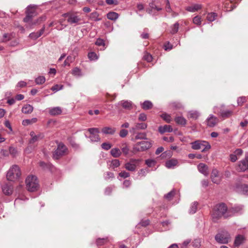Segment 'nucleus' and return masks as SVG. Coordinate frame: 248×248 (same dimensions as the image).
Returning <instances> with one entry per match:
<instances>
[{
    "instance_id": "40",
    "label": "nucleus",
    "mask_w": 248,
    "mask_h": 248,
    "mask_svg": "<svg viewBox=\"0 0 248 248\" xmlns=\"http://www.w3.org/2000/svg\"><path fill=\"white\" fill-rule=\"evenodd\" d=\"M198 203L197 202H194L192 203L190 206L189 213L191 214H193L196 213L197 209Z\"/></svg>"
},
{
    "instance_id": "7",
    "label": "nucleus",
    "mask_w": 248,
    "mask_h": 248,
    "mask_svg": "<svg viewBox=\"0 0 248 248\" xmlns=\"http://www.w3.org/2000/svg\"><path fill=\"white\" fill-rule=\"evenodd\" d=\"M67 151L65 145L62 143H60L58 145V147L53 154V158L55 160L58 159L61 156L64 155Z\"/></svg>"
},
{
    "instance_id": "33",
    "label": "nucleus",
    "mask_w": 248,
    "mask_h": 248,
    "mask_svg": "<svg viewBox=\"0 0 248 248\" xmlns=\"http://www.w3.org/2000/svg\"><path fill=\"white\" fill-rule=\"evenodd\" d=\"M14 37L12 33H4L3 35L2 38L0 39V42H6L11 40Z\"/></svg>"
},
{
    "instance_id": "38",
    "label": "nucleus",
    "mask_w": 248,
    "mask_h": 248,
    "mask_svg": "<svg viewBox=\"0 0 248 248\" xmlns=\"http://www.w3.org/2000/svg\"><path fill=\"white\" fill-rule=\"evenodd\" d=\"M111 155L114 157H118L121 155L120 149L117 148H113L110 151Z\"/></svg>"
},
{
    "instance_id": "51",
    "label": "nucleus",
    "mask_w": 248,
    "mask_h": 248,
    "mask_svg": "<svg viewBox=\"0 0 248 248\" xmlns=\"http://www.w3.org/2000/svg\"><path fill=\"white\" fill-rule=\"evenodd\" d=\"M161 117L166 122L170 123V116L166 113H163L161 115Z\"/></svg>"
},
{
    "instance_id": "46",
    "label": "nucleus",
    "mask_w": 248,
    "mask_h": 248,
    "mask_svg": "<svg viewBox=\"0 0 248 248\" xmlns=\"http://www.w3.org/2000/svg\"><path fill=\"white\" fill-rule=\"evenodd\" d=\"M193 22L197 25H200L202 22V19L200 16H196L193 19Z\"/></svg>"
},
{
    "instance_id": "23",
    "label": "nucleus",
    "mask_w": 248,
    "mask_h": 248,
    "mask_svg": "<svg viewBox=\"0 0 248 248\" xmlns=\"http://www.w3.org/2000/svg\"><path fill=\"white\" fill-rule=\"evenodd\" d=\"M44 30L45 27L44 26L43 28L39 31L36 32H32L30 33L29 37L32 39L35 40L43 34L44 32Z\"/></svg>"
},
{
    "instance_id": "34",
    "label": "nucleus",
    "mask_w": 248,
    "mask_h": 248,
    "mask_svg": "<svg viewBox=\"0 0 248 248\" xmlns=\"http://www.w3.org/2000/svg\"><path fill=\"white\" fill-rule=\"evenodd\" d=\"M37 121L36 118H33L31 119H26L22 121V124L24 126H27L35 123Z\"/></svg>"
},
{
    "instance_id": "4",
    "label": "nucleus",
    "mask_w": 248,
    "mask_h": 248,
    "mask_svg": "<svg viewBox=\"0 0 248 248\" xmlns=\"http://www.w3.org/2000/svg\"><path fill=\"white\" fill-rule=\"evenodd\" d=\"M152 143L147 140H143L135 143L132 148V152L136 153L139 152H143L150 148Z\"/></svg>"
},
{
    "instance_id": "2",
    "label": "nucleus",
    "mask_w": 248,
    "mask_h": 248,
    "mask_svg": "<svg viewBox=\"0 0 248 248\" xmlns=\"http://www.w3.org/2000/svg\"><path fill=\"white\" fill-rule=\"evenodd\" d=\"M21 175L19 167L16 165H13L7 173L6 178L10 181H15L19 179Z\"/></svg>"
},
{
    "instance_id": "29",
    "label": "nucleus",
    "mask_w": 248,
    "mask_h": 248,
    "mask_svg": "<svg viewBox=\"0 0 248 248\" xmlns=\"http://www.w3.org/2000/svg\"><path fill=\"white\" fill-rule=\"evenodd\" d=\"M141 139H147L146 138V134L145 133H138L135 137H132L131 138V140L135 141L138 140H141Z\"/></svg>"
},
{
    "instance_id": "14",
    "label": "nucleus",
    "mask_w": 248,
    "mask_h": 248,
    "mask_svg": "<svg viewBox=\"0 0 248 248\" xmlns=\"http://www.w3.org/2000/svg\"><path fill=\"white\" fill-rule=\"evenodd\" d=\"M34 12V9L33 6H29L27 8L26 14L27 15L26 17L24 18V21L25 22H29L30 20L31 19L32 17L33 16V14Z\"/></svg>"
},
{
    "instance_id": "32",
    "label": "nucleus",
    "mask_w": 248,
    "mask_h": 248,
    "mask_svg": "<svg viewBox=\"0 0 248 248\" xmlns=\"http://www.w3.org/2000/svg\"><path fill=\"white\" fill-rule=\"evenodd\" d=\"M158 131L161 134H163L165 132H170V125L160 126L158 127Z\"/></svg>"
},
{
    "instance_id": "59",
    "label": "nucleus",
    "mask_w": 248,
    "mask_h": 248,
    "mask_svg": "<svg viewBox=\"0 0 248 248\" xmlns=\"http://www.w3.org/2000/svg\"><path fill=\"white\" fill-rule=\"evenodd\" d=\"M101 147L103 149L106 150H108L111 147L110 144L107 142H105L102 144Z\"/></svg>"
},
{
    "instance_id": "30",
    "label": "nucleus",
    "mask_w": 248,
    "mask_h": 248,
    "mask_svg": "<svg viewBox=\"0 0 248 248\" xmlns=\"http://www.w3.org/2000/svg\"><path fill=\"white\" fill-rule=\"evenodd\" d=\"M108 19L115 21L119 17V15L114 12H110L107 15Z\"/></svg>"
},
{
    "instance_id": "8",
    "label": "nucleus",
    "mask_w": 248,
    "mask_h": 248,
    "mask_svg": "<svg viewBox=\"0 0 248 248\" xmlns=\"http://www.w3.org/2000/svg\"><path fill=\"white\" fill-rule=\"evenodd\" d=\"M244 211V207L243 205H235L233 207L229 208L228 211L227 216L231 217L235 215L242 214Z\"/></svg>"
},
{
    "instance_id": "16",
    "label": "nucleus",
    "mask_w": 248,
    "mask_h": 248,
    "mask_svg": "<svg viewBox=\"0 0 248 248\" xmlns=\"http://www.w3.org/2000/svg\"><path fill=\"white\" fill-rule=\"evenodd\" d=\"M202 6L201 4L194 3L186 7V10L188 12L194 13L202 8Z\"/></svg>"
},
{
    "instance_id": "37",
    "label": "nucleus",
    "mask_w": 248,
    "mask_h": 248,
    "mask_svg": "<svg viewBox=\"0 0 248 248\" xmlns=\"http://www.w3.org/2000/svg\"><path fill=\"white\" fill-rule=\"evenodd\" d=\"M217 16L216 13H209L207 14L206 19L209 22H213L216 19Z\"/></svg>"
},
{
    "instance_id": "42",
    "label": "nucleus",
    "mask_w": 248,
    "mask_h": 248,
    "mask_svg": "<svg viewBox=\"0 0 248 248\" xmlns=\"http://www.w3.org/2000/svg\"><path fill=\"white\" fill-rule=\"evenodd\" d=\"M9 153L10 154L13 156V157H15L16 156V155H17L18 154V152H17V149L14 147H9Z\"/></svg>"
},
{
    "instance_id": "61",
    "label": "nucleus",
    "mask_w": 248,
    "mask_h": 248,
    "mask_svg": "<svg viewBox=\"0 0 248 248\" xmlns=\"http://www.w3.org/2000/svg\"><path fill=\"white\" fill-rule=\"evenodd\" d=\"M179 29V24L178 23H176L174 24L173 29L171 30V34L175 33L177 32Z\"/></svg>"
},
{
    "instance_id": "62",
    "label": "nucleus",
    "mask_w": 248,
    "mask_h": 248,
    "mask_svg": "<svg viewBox=\"0 0 248 248\" xmlns=\"http://www.w3.org/2000/svg\"><path fill=\"white\" fill-rule=\"evenodd\" d=\"M179 165L178 161L175 159L171 158V168Z\"/></svg>"
},
{
    "instance_id": "25",
    "label": "nucleus",
    "mask_w": 248,
    "mask_h": 248,
    "mask_svg": "<svg viewBox=\"0 0 248 248\" xmlns=\"http://www.w3.org/2000/svg\"><path fill=\"white\" fill-rule=\"evenodd\" d=\"M33 110V107L29 104L24 106L22 108V111L25 114H30Z\"/></svg>"
},
{
    "instance_id": "63",
    "label": "nucleus",
    "mask_w": 248,
    "mask_h": 248,
    "mask_svg": "<svg viewBox=\"0 0 248 248\" xmlns=\"http://www.w3.org/2000/svg\"><path fill=\"white\" fill-rule=\"evenodd\" d=\"M147 119V116L145 113H140L139 116V120L141 121H145Z\"/></svg>"
},
{
    "instance_id": "27",
    "label": "nucleus",
    "mask_w": 248,
    "mask_h": 248,
    "mask_svg": "<svg viewBox=\"0 0 248 248\" xmlns=\"http://www.w3.org/2000/svg\"><path fill=\"white\" fill-rule=\"evenodd\" d=\"M174 121L178 124L185 126L186 124V119L182 116H178L175 118Z\"/></svg>"
},
{
    "instance_id": "55",
    "label": "nucleus",
    "mask_w": 248,
    "mask_h": 248,
    "mask_svg": "<svg viewBox=\"0 0 248 248\" xmlns=\"http://www.w3.org/2000/svg\"><path fill=\"white\" fill-rule=\"evenodd\" d=\"M91 135L98 134L99 132V129L97 128H91L88 129Z\"/></svg>"
},
{
    "instance_id": "54",
    "label": "nucleus",
    "mask_w": 248,
    "mask_h": 248,
    "mask_svg": "<svg viewBox=\"0 0 248 248\" xmlns=\"http://www.w3.org/2000/svg\"><path fill=\"white\" fill-rule=\"evenodd\" d=\"M137 129H145L147 128V124L145 123H137L136 124Z\"/></svg>"
},
{
    "instance_id": "52",
    "label": "nucleus",
    "mask_w": 248,
    "mask_h": 248,
    "mask_svg": "<svg viewBox=\"0 0 248 248\" xmlns=\"http://www.w3.org/2000/svg\"><path fill=\"white\" fill-rule=\"evenodd\" d=\"M247 98L245 96H242L238 98L237 104L239 106H242L243 104L246 101Z\"/></svg>"
},
{
    "instance_id": "28",
    "label": "nucleus",
    "mask_w": 248,
    "mask_h": 248,
    "mask_svg": "<svg viewBox=\"0 0 248 248\" xmlns=\"http://www.w3.org/2000/svg\"><path fill=\"white\" fill-rule=\"evenodd\" d=\"M200 116V113L196 110H191L188 112L187 117L193 119H197Z\"/></svg>"
},
{
    "instance_id": "43",
    "label": "nucleus",
    "mask_w": 248,
    "mask_h": 248,
    "mask_svg": "<svg viewBox=\"0 0 248 248\" xmlns=\"http://www.w3.org/2000/svg\"><path fill=\"white\" fill-rule=\"evenodd\" d=\"M145 163L149 167H152L156 164V162L155 159H149L146 160Z\"/></svg>"
},
{
    "instance_id": "9",
    "label": "nucleus",
    "mask_w": 248,
    "mask_h": 248,
    "mask_svg": "<svg viewBox=\"0 0 248 248\" xmlns=\"http://www.w3.org/2000/svg\"><path fill=\"white\" fill-rule=\"evenodd\" d=\"M223 106L220 108L216 107L214 108V112L218 114L222 118H227L232 115V111L229 109H224L223 108Z\"/></svg>"
},
{
    "instance_id": "19",
    "label": "nucleus",
    "mask_w": 248,
    "mask_h": 248,
    "mask_svg": "<svg viewBox=\"0 0 248 248\" xmlns=\"http://www.w3.org/2000/svg\"><path fill=\"white\" fill-rule=\"evenodd\" d=\"M198 170L204 175L207 176L208 174V167L204 163H200L198 166Z\"/></svg>"
},
{
    "instance_id": "3",
    "label": "nucleus",
    "mask_w": 248,
    "mask_h": 248,
    "mask_svg": "<svg viewBox=\"0 0 248 248\" xmlns=\"http://www.w3.org/2000/svg\"><path fill=\"white\" fill-rule=\"evenodd\" d=\"M27 187L29 191H34L39 187L38 181L36 176L30 175L26 179Z\"/></svg>"
},
{
    "instance_id": "10",
    "label": "nucleus",
    "mask_w": 248,
    "mask_h": 248,
    "mask_svg": "<svg viewBox=\"0 0 248 248\" xmlns=\"http://www.w3.org/2000/svg\"><path fill=\"white\" fill-rule=\"evenodd\" d=\"M139 162L140 160L138 159H131L129 162L125 164L124 168L127 170L134 171L136 170Z\"/></svg>"
},
{
    "instance_id": "17",
    "label": "nucleus",
    "mask_w": 248,
    "mask_h": 248,
    "mask_svg": "<svg viewBox=\"0 0 248 248\" xmlns=\"http://www.w3.org/2000/svg\"><path fill=\"white\" fill-rule=\"evenodd\" d=\"M218 119L213 115H210V117L207 119L206 122L208 126L210 127L214 126L217 123Z\"/></svg>"
},
{
    "instance_id": "35",
    "label": "nucleus",
    "mask_w": 248,
    "mask_h": 248,
    "mask_svg": "<svg viewBox=\"0 0 248 248\" xmlns=\"http://www.w3.org/2000/svg\"><path fill=\"white\" fill-rule=\"evenodd\" d=\"M141 105L142 108L144 110L149 109L153 107L152 103L148 100L145 101Z\"/></svg>"
},
{
    "instance_id": "45",
    "label": "nucleus",
    "mask_w": 248,
    "mask_h": 248,
    "mask_svg": "<svg viewBox=\"0 0 248 248\" xmlns=\"http://www.w3.org/2000/svg\"><path fill=\"white\" fill-rule=\"evenodd\" d=\"M88 58L90 60H96L98 59V57L96 54L94 52H92L88 54Z\"/></svg>"
},
{
    "instance_id": "47",
    "label": "nucleus",
    "mask_w": 248,
    "mask_h": 248,
    "mask_svg": "<svg viewBox=\"0 0 248 248\" xmlns=\"http://www.w3.org/2000/svg\"><path fill=\"white\" fill-rule=\"evenodd\" d=\"M108 241L107 238H98L96 240V244L98 246H102Z\"/></svg>"
},
{
    "instance_id": "18",
    "label": "nucleus",
    "mask_w": 248,
    "mask_h": 248,
    "mask_svg": "<svg viewBox=\"0 0 248 248\" xmlns=\"http://www.w3.org/2000/svg\"><path fill=\"white\" fill-rule=\"evenodd\" d=\"M180 200V194L176 190H171V204H175L179 202Z\"/></svg>"
},
{
    "instance_id": "12",
    "label": "nucleus",
    "mask_w": 248,
    "mask_h": 248,
    "mask_svg": "<svg viewBox=\"0 0 248 248\" xmlns=\"http://www.w3.org/2000/svg\"><path fill=\"white\" fill-rule=\"evenodd\" d=\"M211 178L212 179V181L217 184H218L221 180V177L219 174L218 171L216 169H214L211 173Z\"/></svg>"
},
{
    "instance_id": "57",
    "label": "nucleus",
    "mask_w": 248,
    "mask_h": 248,
    "mask_svg": "<svg viewBox=\"0 0 248 248\" xmlns=\"http://www.w3.org/2000/svg\"><path fill=\"white\" fill-rule=\"evenodd\" d=\"M119 176L122 178H126L130 176V174L125 171H122L119 173Z\"/></svg>"
},
{
    "instance_id": "49",
    "label": "nucleus",
    "mask_w": 248,
    "mask_h": 248,
    "mask_svg": "<svg viewBox=\"0 0 248 248\" xmlns=\"http://www.w3.org/2000/svg\"><path fill=\"white\" fill-rule=\"evenodd\" d=\"M63 86L62 85L56 84L51 88V90L57 92L63 89Z\"/></svg>"
},
{
    "instance_id": "22",
    "label": "nucleus",
    "mask_w": 248,
    "mask_h": 248,
    "mask_svg": "<svg viewBox=\"0 0 248 248\" xmlns=\"http://www.w3.org/2000/svg\"><path fill=\"white\" fill-rule=\"evenodd\" d=\"M118 105L122 106L123 108L126 109H130L132 107V102L127 100H122L119 102Z\"/></svg>"
},
{
    "instance_id": "41",
    "label": "nucleus",
    "mask_w": 248,
    "mask_h": 248,
    "mask_svg": "<svg viewBox=\"0 0 248 248\" xmlns=\"http://www.w3.org/2000/svg\"><path fill=\"white\" fill-rule=\"evenodd\" d=\"M243 237L241 235L237 236L234 241V245L235 246H238L241 245L243 241Z\"/></svg>"
},
{
    "instance_id": "21",
    "label": "nucleus",
    "mask_w": 248,
    "mask_h": 248,
    "mask_svg": "<svg viewBox=\"0 0 248 248\" xmlns=\"http://www.w3.org/2000/svg\"><path fill=\"white\" fill-rule=\"evenodd\" d=\"M62 109L60 107H53L49 108V113L51 115L55 116L61 114Z\"/></svg>"
},
{
    "instance_id": "15",
    "label": "nucleus",
    "mask_w": 248,
    "mask_h": 248,
    "mask_svg": "<svg viewBox=\"0 0 248 248\" xmlns=\"http://www.w3.org/2000/svg\"><path fill=\"white\" fill-rule=\"evenodd\" d=\"M30 136L31 137V139L30 140V143H34V142L38 141L39 140L42 139L44 137L43 134L39 133L36 135L33 131L31 132Z\"/></svg>"
},
{
    "instance_id": "5",
    "label": "nucleus",
    "mask_w": 248,
    "mask_h": 248,
    "mask_svg": "<svg viewBox=\"0 0 248 248\" xmlns=\"http://www.w3.org/2000/svg\"><path fill=\"white\" fill-rule=\"evenodd\" d=\"M191 148L194 150H201L204 152L211 148L209 142L204 140H196L191 143Z\"/></svg>"
},
{
    "instance_id": "11",
    "label": "nucleus",
    "mask_w": 248,
    "mask_h": 248,
    "mask_svg": "<svg viewBox=\"0 0 248 248\" xmlns=\"http://www.w3.org/2000/svg\"><path fill=\"white\" fill-rule=\"evenodd\" d=\"M236 169L239 171H244L248 169V154L246 156L244 159L239 162Z\"/></svg>"
},
{
    "instance_id": "44",
    "label": "nucleus",
    "mask_w": 248,
    "mask_h": 248,
    "mask_svg": "<svg viewBox=\"0 0 248 248\" xmlns=\"http://www.w3.org/2000/svg\"><path fill=\"white\" fill-rule=\"evenodd\" d=\"M89 138L92 142H97L100 140V138L98 134L91 135Z\"/></svg>"
},
{
    "instance_id": "58",
    "label": "nucleus",
    "mask_w": 248,
    "mask_h": 248,
    "mask_svg": "<svg viewBox=\"0 0 248 248\" xmlns=\"http://www.w3.org/2000/svg\"><path fill=\"white\" fill-rule=\"evenodd\" d=\"M183 107V105L178 102H173L171 103V108H175L176 109L180 108Z\"/></svg>"
},
{
    "instance_id": "1",
    "label": "nucleus",
    "mask_w": 248,
    "mask_h": 248,
    "mask_svg": "<svg viewBox=\"0 0 248 248\" xmlns=\"http://www.w3.org/2000/svg\"><path fill=\"white\" fill-rule=\"evenodd\" d=\"M228 209L229 208L223 203L217 205L212 214L213 218H217L222 216L225 217H229V216H227Z\"/></svg>"
},
{
    "instance_id": "36",
    "label": "nucleus",
    "mask_w": 248,
    "mask_h": 248,
    "mask_svg": "<svg viewBox=\"0 0 248 248\" xmlns=\"http://www.w3.org/2000/svg\"><path fill=\"white\" fill-rule=\"evenodd\" d=\"M71 74L76 77H79L82 76L81 70L79 68L76 67L73 68L71 71Z\"/></svg>"
},
{
    "instance_id": "20",
    "label": "nucleus",
    "mask_w": 248,
    "mask_h": 248,
    "mask_svg": "<svg viewBox=\"0 0 248 248\" xmlns=\"http://www.w3.org/2000/svg\"><path fill=\"white\" fill-rule=\"evenodd\" d=\"M67 21L69 23L71 24H78L80 21V18L77 16L74 15H70L67 19Z\"/></svg>"
},
{
    "instance_id": "26",
    "label": "nucleus",
    "mask_w": 248,
    "mask_h": 248,
    "mask_svg": "<svg viewBox=\"0 0 248 248\" xmlns=\"http://www.w3.org/2000/svg\"><path fill=\"white\" fill-rule=\"evenodd\" d=\"M149 6L150 8L147 10V12L149 14H151L152 12H155V11H159L162 9L161 8L156 5L154 2L150 3Z\"/></svg>"
},
{
    "instance_id": "39",
    "label": "nucleus",
    "mask_w": 248,
    "mask_h": 248,
    "mask_svg": "<svg viewBox=\"0 0 248 248\" xmlns=\"http://www.w3.org/2000/svg\"><path fill=\"white\" fill-rule=\"evenodd\" d=\"M46 81V78L43 76H40L36 78L35 79V82L37 85H41L45 83Z\"/></svg>"
},
{
    "instance_id": "6",
    "label": "nucleus",
    "mask_w": 248,
    "mask_h": 248,
    "mask_svg": "<svg viewBox=\"0 0 248 248\" xmlns=\"http://www.w3.org/2000/svg\"><path fill=\"white\" fill-rule=\"evenodd\" d=\"M230 239V235L227 231H222L215 236V240L220 244H227Z\"/></svg>"
},
{
    "instance_id": "24",
    "label": "nucleus",
    "mask_w": 248,
    "mask_h": 248,
    "mask_svg": "<svg viewBox=\"0 0 248 248\" xmlns=\"http://www.w3.org/2000/svg\"><path fill=\"white\" fill-rule=\"evenodd\" d=\"M237 190L242 194L248 195V185H242L237 186Z\"/></svg>"
},
{
    "instance_id": "13",
    "label": "nucleus",
    "mask_w": 248,
    "mask_h": 248,
    "mask_svg": "<svg viewBox=\"0 0 248 248\" xmlns=\"http://www.w3.org/2000/svg\"><path fill=\"white\" fill-rule=\"evenodd\" d=\"M3 193L6 195L12 194L13 191V187L10 183H5L1 186Z\"/></svg>"
},
{
    "instance_id": "53",
    "label": "nucleus",
    "mask_w": 248,
    "mask_h": 248,
    "mask_svg": "<svg viewBox=\"0 0 248 248\" xmlns=\"http://www.w3.org/2000/svg\"><path fill=\"white\" fill-rule=\"evenodd\" d=\"M120 164V161L118 159L112 160L111 162V165L113 168L119 167Z\"/></svg>"
},
{
    "instance_id": "50",
    "label": "nucleus",
    "mask_w": 248,
    "mask_h": 248,
    "mask_svg": "<svg viewBox=\"0 0 248 248\" xmlns=\"http://www.w3.org/2000/svg\"><path fill=\"white\" fill-rule=\"evenodd\" d=\"M143 59L147 62H150L152 61L153 58L152 56L150 54L147 52H145L143 56Z\"/></svg>"
},
{
    "instance_id": "48",
    "label": "nucleus",
    "mask_w": 248,
    "mask_h": 248,
    "mask_svg": "<svg viewBox=\"0 0 248 248\" xmlns=\"http://www.w3.org/2000/svg\"><path fill=\"white\" fill-rule=\"evenodd\" d=\"M140 37L141 38L145 39L149 38V33H148V30L145 29L144 30L143 32H142L140 34Z\"/></svg>"
},
{
    "instance_id": "31",
    "label": "nucleus",
    "mask_w": 248,
    "mask_h": 248,
    "mask_svg": "<svg viewBox=\"0 0 248 248\" xmlns=\"http://www.w3.org/2000/svg\"><path fill=\"white\" fill-rule=\"evenodd\" d=\"M102 132L105 134H113L115 132V129L110 127H105L102 129Z\"/></svg>"
},
{
    "instance_id": "56",
    "label": "nucleus",
    "mask_w": 248,
    "mask_h": 248,
    "mask_svg": "<svg viewBox=\"0 0 248 248\" xmlns=\"http://www.w3.org/2000/svg\"><path fill=\"white\" fill-rule=\"evenodd\" d=\"M192 246L196 248H199L201 246V240L198 239H195L192 242Z\"/></svg>"
},
{
    "instance_id": "60",
    "label": "nucleus",
    "mask_w": 248,
    "mask_h": 248,
    "mask_svg": "<svg viewBox=\"0 0 248 248\" xmlns=\"http://www.w3.org/2000/svg\"><path fill=\"white\" fill-rule=\"evenodd\" d=\"M128 134V131L125 129H122L120 130L119 133V136L122 138L125 137Z\"/></svg>"
},
{
    "instance_id": "64",
    "label": "nucleus",
    "mask_w": 248,
    "mask_h": 248,
    "mask_svg": "<svg viewBox=\"0 0 248 248\" xmlns=\"http://www.w3.org/2000/svg\"><path fill=\"white\" fill-rule=\"evenodd\" d=\"M27 86V83L24 81L18 82L16 85V87L23 88Z\"/></svg>"
}]
</instances>
